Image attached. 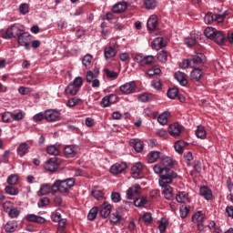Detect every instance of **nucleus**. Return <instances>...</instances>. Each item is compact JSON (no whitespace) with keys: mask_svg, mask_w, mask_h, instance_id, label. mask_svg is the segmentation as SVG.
<instances>
[{"mask_svg":"<svg viewBox=\"0 0 233 233\" xmlns=\"http://www.w3.org/2000/svg\"><path fill=\"white\" fill-rule=\"evenodd\" d=\"M153 170L156 174H159L158 183L160 187L164 188L163 194L168 201H171V199H174V193L172 187L168 185L177 177V173L174 171H167V169H163L159 167V166L154 167Z\"/></svg>","mask_w":233,"mask_h":233,"instance_id":"nucleus-1","label":"nucleus"},{"mask_svg":"<svg viewBox=\"0 0 233 233\" xmlns=\"http://www.w3.org/2000/svg\"><path fill=\"white\" fill-rule=\"evenodd\" d=\"M76 185V178L69 177L64 180L57 179L53 184V194L61 192V194H68L70 188Z\"/></svg>","mask_w":233,"mask_h":233,"instance_id":"nucleus-2","label":"nucleus"},{"mask_svg":"<svg viewBox=\"0 0 233 233\" xmlns=\"http://www.w3.org/2000/svg\"><path fill=\"white\" fill-rule=\"evenodd\" d=\"M81 86H83V78L77 76L66 87L65 92L66 96H77V92L81 90Z\"/></svg>","mask_w":233,"mask_h":233,"instance_id":"nucleus-3","label":"nucleus"},{"mask_svg":"<svg viewBox=\"0 0 233 233\" xmlns=\"http://www.w3.org/2000/svg\"><path fill=\"white\" fill-rule=\"evenodd\" d=\"M23 32V28L19 24H14L9 26L6 31L3 34L4 39H15L18 38Z\"/></svg>","mask_w":233,"mask_h":233,"instance_id":"nucleus-4","label":"nucleus"},{"mask_svg":"<svg viewBox=\"0 0 233 233\" xmlns=\"http://www.w3.org/2000/svg\"><path fill=\"white\" fill-rule=\"evenodd\" d=\"M175 165L176 161H174L172 157H167L163 154L162 157L160 158V164H157L154 167H159V168H162V170H167V172H174V170L168 168V167H172Z\"/></svg>","mask_w":233,"mask_h":233,"instance_id":"nucleus-5","label":"nucleus"},{"mask_svg":"<svg viewBox=\"0 0 233 233\" xmlns=\"http://www.w3.org/2000/svg\"><path fill=\"white\" fill-rule=\"evenodd\" d=\"M119 90L124 96H130V94H136L137 86L136 81H131L120 86Z\"/></svg>","mask_w":233,"mask_h":233,"instance_id":"nucleus-6","label":"nucleus"},{"mask_svg":"<svg viewBox=\"0 0 233 233\" xmlns=\"http://www.w3.org/2000/svg\"><path fill=\"white\" fill-rule=\"evenodd\" d=\"M30 41H32V35L28 32H21L17 37V42L20 46H25V50H30Z\"/></svg>","mask_w":233,"mask_h":233,"instance_id":"nucleus-7","label":"nucleus"},{"mask_svg":"<svg viewBox=\"0 0 233 233\" xmlns=\"http://www.w3.org/2000/svg\"><path fill=\"white\" fill-rule=\"evenodd\" d=\"M117 42L116 40H112L110 42V46L107 47H105L104 49V56L106 60L112 59V57H116V55L117 54V51H116V48H117Z\"/></svg>","mask_w":233,"mask_h":233,"instance_id":"nucleus-8","label":"nucleus"},{"mask_svg":"<svg viewBox=\"0 0 233 233\" xmlns=\"http://www.w3.org/2000/svg\"><path fill=\"white\" fill-rule=\"evenodd\" d=\"M45 119L48 121V123H54L56 121H59L61 119V113L57 110L47 109L45 111Z\"/></svg>","mask_w":233,"mask_h":233,"instance_id":"nucleus-9","label":"nucleus"},{"mask_svg":"<svg viewBox=\"0 0 233 233\" xmlns=\"http://www.w3.org/2000/svg\"><path fill=\"white\" fill-rule=\"evenodd\" d=\"M139 196H141V186L139 184H135L127 190V199H137Z\"/></svg>","mask_w":233,"mask_h":233,"instance_id":"nucleus-10","label":"nucleus"},{"mask_svg":"<svg viewBox=\"0 0 233 233\" xmlns=\"http://www.w3.org/2000/svg\"><path fill=\"white\" fill-rule=\"evenodd\" d=\"M112 208H113V206L110 203L104 201L98 207V212H99L101 218H103L104 219H106V218H108L110 216V214L112 213Z\"/></svg>","mask_w":233,"mask_h":233,"instance_id":"nucleus-11","label":"nucleus"},{"mask_svg":"<svg viewBox=\"0 0 233 233\" xmlns=\"http://www.w3.org/2000/svg\"><path fill=\"white\" fill-rule=\"evenodd\" d=\"M191 68H198V66H201L205 61H207V57L203 53H197L192 56L191 58Z\"/></svg>","mask_w":233,"mask_h":233,"instance_id":"nucleus-12","label":"nucleus"},{"mask_svg":"<svg viewBox=\"0 0 233 233\" xmlns=\"http://www.w3.org/2000/svg\"><path fill=\"white\" fill-rule=\"evenodd\" d=\"M167 132L172 137L177 138L183 132V126L177 122L171 124L168 127Z\"/></svg>","mask_w":233,"mask_h":233,"instance_id":"nucleus-13","label":"nucleus"},{"mask_svg":"<svg viewBox=\"0 0 233 233\" xmlns=\"http://www.w3.org/2000/svg\"><path fill=\"white\" fill-rule=\"evenodd\" d=\"M130 173L134 179H141V177H143V164L140 162L136 163L131 167Z\"/></svg>","mask_w":233,"mask_h":233,"instance_id":"nucleus-14","label":"nucleus"},{"mask_svg":"<svg viewBox=\"0 0 233 233\" xmlns=\"http://www.w3.org/2000/svg\"><path fill=\"white\" fill-rule=\"evenodd\" d=\"M204 21L206 25H211V23H214V21L216 23H223V21H225V16H219V15L208 13L204 17Z\"/></svg>","mask_w":233,"mask_h":233,"instance_id":"nucleus-15","label":"nucleus"},{"mask_svg":"<svg viewBox=\"0 0 233 233\" xmlns=\"http://www.w3.org/2000/svg\"><path fill=\"white\" fill-rule=\"evenodd\" d=\"M58 167L59 166H57V158L56 157L50 158L44 165V168L45 170H47V172H56Z\"/></svg>","mask_w":233,"mask_h":233,"instance_id":"nucleus-16","label":"nucleus"},{"mask_svg":"<svg viewBox=\"0 0 233 233\" xmlns=\"http://www.w3.org/2000/svg\"><path fill=\"white\" fill-rule=\"evenodd\" d=\"M25 219H26L29 223H37L38 225L46 223V219L45 218L35 214H28L25 216Z\"/></svg>","mask_w":233,"mask_h":233,"instance_id":"nucleus-17","label":"nucleus"},{"mask_svg":"<svg viewBox=\"0 0 233 233\" xmlns=\"http://www.w3.org/2000/svg\"><path fill=\"white\" fill-rule=\"evenodd\" d=\"M159 25V22H157V15H152L149 16L147 26V30L152 31V30H157Z\"/></svg>","mask_w":233,"mask_h":233,"instance_id":"nucleus-18","label":"nucleus"},{"mask_svg":"<svg viewBox=\"0 0 233 233\" xmlns=\"http://www.w3.org/2000/svg\"><path fill=\"white\" fill-rule=\"evenodd\" d=\"M125 170H127L126 163H116L113 165L110 168L111 174H114L115 176H117V174H122V172H125Z\"/></svg>","mask_w":233,"mask_h":233,"instance_id":"nucleus-19","label":"nucleus"},{"mask_svg":"<svg viewBox=\"0 0 233 233\" xmlns=\"http://www.w3.org/2000/svg\"><path fill=\"white\" fill-rule=\"evenodd\" d=\"M174 77L177 80L181 86H187V85H188V80H187V74L181 71H177L174 74Z\"/></svg>","mask_w":233,"mask_h":233,"instance_id":"nucleus-20","label":"nucleus"},{"mask_svg":"<svg viewBox=\"0 0 233 233\" xmlns=\"http://www.w3.org/2000/svg\"><path fill=\"white\" fill-rule=\"evenodd\" d=\"M192 221L196 225H202L207 221V216H205L201 211H198L192 216Z\"/></svg>","mask_w":233,"mask_h":233,"instance_id":"nucleus-21","label":"nucleus"},{"mask_svg":"<svg viewBox=\"0 0 233 233\" xmlns=\"http://www.w3.org/2000/svg\"><path fill=\"white\" fill-rule=\"evenodd\" d=\"M163 157V153L160 151H151L147 154V162L148 163H156L158 159Z\"/></svg>","mask_w":233,"mask_h":233,"instance_id":"nucleus-22","label":"nucleus"},{"mask_svg":"<svg viewBox=\"0 0 233 233\" xmlns=\"http://www.w3.org/2000/svg\"><path fill=\"white\" fill-rule=\"evenodd\" d=\"M165 46H167V40L163 37H157L152 42V48L155 50H161V48H165Z\"/></svg>","mask_w":233,"mask_h":233,"instance_id":"nucleus-23","label":"nucleus"},{"mask_svg":"<svg viewBox=\"0 0 233 233\" xmlns=\"http://www.w3.org/2000/svg\"><path fill=\"white\" fill-rule=\"evenodd\" d=\"M127 8H128L127 2H119L113 6L112 12L113 14H123Z\"/></svg>","mask_w":233,"mask_h":233,"instance_id":"nucleus-24","label":"nucleus"},{"mask_svg":"<svg viewBox=\"0 0 233 233\" xmlns=\"http://www.w3.org/2000/svg\"><path fill=\"white\" fill-rule=\"evenodd\" d=\"M30 146H28L26 142H23L18 146L16 152L20 157H24V156H26V154H28Z\"/></svg>","mask_w":233,"mask_h":233,"instance_id":"nucleus-25","label":"nucleus"},{"mask_svg":"<svg viewBox=\"0 0 233 233\" xmlns=\"http://www.w3.org/2000/svg\"><path fill=\"white\" fill-rule=\"evenodd\" d=\"M200 196H202V198H204L205 199H207V201H210V199H212V189L209 188L207 186H203L200 187Z\"/></svg>","mask_w":233,"mask_h":233,"instance_id":"nucleus-26","label":"nucleus"},{"mask_svg":"<svg viewBox=\"0 0 233 233\" xmlns=\"http://www.w3.org/2000/svg\"><path fill=\"white\" fill-rule=\"evenodd\" d=\"M213 39L217 45H225L227 43V36L221 31H217Z\"/></svg>","mask_w":233,"mask_h":233,"instance_id":"nucleus-27","label":"nucleus"},{"mask_svg":"<svg viewBox=\"0 0 233 233\" xmlns=\"http://www.w3.org/2000/svg\"><path fill=\"white\" fill-rule=\"evenodd\" d=\"M77 148L74 145L66 146L64 148V154L66 157H74L76 156Z\"/></svg>","mask_w":233,"mask_h":233,"instance_id":"nucleus-28","label":"nucleus"},{"mask_svg":"<svg viewBox=\"0 0 233 233\" xmlns=\"http://www.w3.org/2000/svg\"><path fill=\"white\" fill-rule=\"evenodd\" d=\"M54 185L50 184H43L39 189V196H46V194H49L50 192H54Z\"/></svg>","mask_w":233,"mask_h":233,"instance_id":"nucleus-29","label":"nucleus"},{"mask_svg":"<svg viewBox=\"0 0 233 233\" xmlns=\"http://www.w3.org/2000/svg\"><path fill=\"white\" fill-rule=\"evenodd\" d=\"M185 147H188V144L184 140H177L174 145V148L177 154H183Z\"/></svg>","mask_w":233,"mask_h":233,"instance_id":"nucleus-30","label":"nucleus"},{"mask_svg":"<svg viewBox=\"0 0 233 233\" xmlns=\"http://www.w3.org/2000/svg\"><path fill=\"white\" fill-rule=\"evenodd\" d=\"M176 200L177 203H187V201H190L188 193H187V191L178 192V194L176 195Z\"/></svg>","mask_w":233,"mask_h":233,"instance_id":"nucleus-31","label":"nucleus"},{"mask_svg":"<svg viewBox=\"0 0 233 233\" xmlns=\"http://www.w3.org/2000/svg\"><path fill=\"white\" fill-rule=\"evenodd\" d=\"M199 41V36L198 35H191V37H187L185 39V45L187 46H194L198 45V42Z\"/></svg>","mask_w":233,"mask_h":233,"instance_id":"nucleus-32","label":"nucleus"},{"mask_svg":"<svg viewBox=\"0 0 233 233\" xmlns=\"http://www.w3.org/2000/svg\"><path fill=\"white\" fill-rule=\"evenodd\" d=\"M194 69L190 73V77L192 81H199L201 76H203V72L199 69V67H193Z\"/></svg>","mask_w":233,"mask_h":233,"instance_id":"nucleus-33","label":"nucleus"},{"mask_svg":"<svg viewBox=\"0 0 233 233\" xmlns=\"http://www.w3.org/2000/svg\"><path fill=\"white\" fill-rule=\"evenodd\" d=\"M130 146L133 147L136 152H143V142L141 140L133 139L130 141Z\"/></svg>","mask_w":233,"mask_h":233,"instance_id":"nucleus-34","label":"nucleus"},{"mask_svg":"<svg viewBox=\"0 0 233 233\" xmlns=\"http://www.w3.org/2000/svg\"><path fill=\"white\" fill-rule=\"evenodd\" d=\"M91 194L93 198L96 199V201H101V199H105V193L103 192V190L98 189L97 187L92 189Z\"/></svg>","mask_w":233,"mask_h":233,"instance_id":"nucleus-35","label":"nucleus"},{"mask_svg":"<svg viewBox=\"0 0 233 233\" xmlns=\"http://www.w3.org/2000/svg\"><path fill=\"white\" fill-rule=\"evenodd\" d=\"M5 232H15V230H17V221H8L5 226Z\"/></svg>","mask_w":233,"mask_h":233,"instance_id":"nucleus-36","label":"nucleus"},{"mask_svg":"<svg viewBox=\"0 0 233 233\" xmlns=\"http://www.w3.org/2000/svg\"><path fill=\"white\" fill-rule=\"evenodd\" d=\"M147 204H148V200L147 199V197L137 198L133 202V205L138 208L145 207V205H147Z\"/></svg>","mask_w":233,"mask_h":233,"instance_id":"nucleus-37","label":"nucleus"},{"mask_svg":"<svg viewBox=\"0 0 233 233\" xmlns=\"http://www.w3.org/2000/svg\"><path fill=\"white\" fill-rule=\"evenodd\" d=\"M217 33L218 30L214 27H207L204 30V35H206V37H208V39H214V36L216 35Z\"/></svg>","mask_w":233,"mask_h":233,"instance_id":"nucleus-38","label":"nucleus"},{"mask_svg":"<svg viewBox=\"0 0 233 233\" xmlns=\"http://www.w3.org/2000/svg\"><path fill=\"white\" fill-rule=\"evenodd\" d=\"M99 213V208L98 207H93L87 215V219L89 221H94L96 218H97V214Z\"/></svg>","mask_w":233,"mask_h":233,"instance_id":"nucleus-39","label":"nucleus"},{"mask_svg":"<svg viewBox=\"0 0 233 233\" xmlns=\"http://www.w3.org/2000/svg\"><path fill=\"white\" fill-rule=\"evenodd\" d=\"M196 136L199 139H205L207 137V131L205 130V127L198 126L196 130Z\"/></svg>","mask_w":233,"mask_h":233,"instance_id":"nucleus-40","label":"nucleus"},{"mask_svg":"<svg viewBox=\"0 0 233 233\" xmlns=\"http://www.w3.org/2000/svg\"><path fill=\"white\" fill-rule=\"evenodd\" d=\"M179 212L180 218H182V219H185V218H187L188 214H190V206L182 205L179 208Z\"/></svg>","mask_w":233,"mask_h":233,"instance_id":"nucleus-41","label":"nucleus"},{"mask_svg":"<svg viewBox=\"0 0 233 233\" xmlns=\"http://www.w3.org/2000/svg\"><path fill=\"white\" fill-rule=\"evenodd\" d=\"M168 116H170V113L164 112L157 117V122L159 125H167L168 123Z\"/></svg>","mask_w":233,"mask_h":233,"instance_id":"nucleus-42","label":"nucleus"},{"mask_svg":"<svg viewBox=\"0 0 233 233\" xmlns=\"http://www.w3.org/2000/svg\"><path fill=\"white\" fill-rule=\"evenodd\" d=\"M81 103H83V100L81 98L75 96V97L70 98L67 101L66 106H69L70 108H72V106L81 105Z\"/></svg>","mask_w":233,"mask_h":233,"instance_id":"nucleus-43","label":"nucleus"},{"mask_svg":"<svg viewBox=\"0 0 233 233\" xmlns=\"http://www.w3.org/2000/svg\"><path fill=\"white\" fill-rule=\"evenodd\" d=\"M145 7L147 10H154L157 6V1L156 0H145Z\"/></svg>","mask_w":233,"mask_h":233,"instance_id":"nucleus-44","label":"nucleus"},{"mask_svg":"<svg viewBox=\"0 0 233 233\" xmlns=\"http://www.w3.org/2000/svg\"><path fill=\"white\" fill-rule=\"evenodd\" d=\"M20 215H21V210H18L17 208H13L9 209V211H8V216L12 219H15V218H19Z\"/></svg>","mask_w":233,"mask_h":233,"instance_id":"nucleus-45","label":"nucleus"},{"mask_svg":"<svg viewBox=\"0 0 233 233\" xmlns=\"http://www.w3.org/2000/svg\"><path fill=\"white\" fill-rule=\"evenodd\" d=\"M51 219L54 223L61 221V219H63L61 210H56L55 212L51 213Z\"/></svg>","mask_w":233,"mask_h":233,"instance_id":"nucleus-46","label":"nucleus"},{"mask_svg":"<svg viewBox=\"0 0 233 233\" xmlns=\"http://www.w3.org/2000/svg\"><path fill=\"white\" fill-rule=\"evenodd\" d=\"M178 94H179V90H177V87H173L167 90V97H169V99H176Z\"/></svg>","mask_w":233,"mask_h":233,"instance_id":"nucleus-47","label":"nucleus"},{"mask_svg":"<svg viewBox=\"0 0 233 233\" xmlns=\"http://www.w3.org/2000/svg\"><path fill=\"white\" fill-rule=\"evenodd\" d=\"M104 72H105L106 77L108 79H111L112 81H114V79H117V77L119 76L117 73H116L115 71H112L110 69H104Z\"/></svg>","mask_w":233,"mask_h":233,"instance_id":"nucleus-48","label":"nucleus"},{"mask_svg":"<svg viewBox=\"0 0 233 233\" xmlns=\"http://www.w3.org/2000/svg\"><path fill=\"white\" fill-rule=\"evenodd\" d=\"M196 173L201 174V162L199 161H195L193 170L190 172V176H194Z\"/></svg>","mask_w":233,"mask_h":233,"instance_id":"nucleus-49","label":"nucleus"},{"mask_svg":"<svg viewBox=\"0 0 233 233\" xmlns=\"http://www.w3.org/2000/svg\"><path fill=\"white\" fill-rule=\"evenodd\" d=\"M5 190L9 196H17L19 194V190L12 186H6Z\"/></svg>","mask_w":233,"mask_h":233,"instance_id":"nucleus-50","label":"nucleus"},{"mask_svg":"<svg viewBox=\"0 0 233 233\" xmlns=\"http://www.w3.org/2000/svg\"><path fill=\"white\" fill-rule=\"evenodd\" d=\"M168 57V53L165 50H162L160 53L157 54V59L160 63H167V59Z\"/></svg>","mask_w":233,"mask_h":233,"instance_id":"nucleus-51","label":"nucleus"},{"mask_svg":"<svg viewBox=\"0 0 233 233\" xmlns=\"http://www.w3.org/2000/svg\"><path fill=\"white\" fill-rule=\"evenodd\" d=\"M46 152L50 156H59V149L56 146L47 147Z\"/></svg>","mask_w":233,"mask_h":233,"instance_id":"nucleus-52","label":"nucleus"},{"mask_svg":"<svg viewBox=\"0 0 233 233\" xmlns=\"http://www.w3.org/2000/svg\"><path fill=\"white\" fill-rule=\"evenodd\" d=\"M19 12L22 15H26L30 12V5L28 4H21L19 6Z\"/></svg>","mask_w":233,"mask_h":233,"instance_id":"nucleus-53","label":"nucleus"},{"mask_svg":"<svg viewBox=\"0 0 233 233\" xmlns=\"http://www.w3.org/2000/svg\"><path fill=\"white\" fill-rule=\"evenodd\" d=\"M147 74L149 77H153V76H159V74H161V69L159 67H153L148 69Z\"/></svg>","mask_w":233,"mask_h":233,"instance_id":"nucleus-54","label":"nucleus"},{"mask_svg":"<svg viewBox=\"0 0 233 233\" xmlns=\"http://www.w3.org/2000/svg\"><path fill=\"white\" fill-rule=\"evenodd\" d=\"M58 232L66 231L65 228H66V218H62L61 220H58Z\"/></svg>","mask_w":233,"mask_h":233,"instance_id":"nucleus-55","label":"nucleus"},{"mask_svg":"<svg viewBox=\"0 0 233 233\" xmlns=\"http://www.w3.org/2000/svg\"><path fill=\"white\" fill-rule=\"evenodd\" d=\"M194 159V156L192 155V152H187L186 155H184V161L187 165V167H190V161Z\"/></svg>","mask_w":233,"mask_h":233,"instance_id":"nucleus-56","label":"nucleus"},{"mask_svg":"<svg viewBox=\"0 0 233 233\" xmlns=\"http://www.w3.org/2000/svg\"><path fill=\"white\" fill-rule=\"evenodd\" d=\"M25 117V113L23 111H18L17 113H12L13 121H21Z\"/></svg>","mask_w":233,"mask_h":233,"instance_id":"nucleus-57","label":"nucleus"},{"mask_svg":"<svg viewBox=\"0 0 233 233\" xmlns=\"http://www.w3.org/2000/svg\"><path fill=\"white\" fill-rule=\"evenodd\" d=\"M122 217L120 216L119 212H115L111 215V223H119L121 221Z\"/></svg>","mask_w":233,"mask_h":233,"instance_id":"nucleus-58","label":"nucleus"},{"mask_svg":"<svg viewBox=\"0 0 233 233\" xmlns=\"http://www.w3.org/2000/svg\"><path fill=\"white\" fill-rule=\"evenodd\" d=\"M2 121L4 123H12V113L5 112L2 115Z\"/></svg>","mask_w":233,"mask_h":233,"instance_id":"nucleus-59","label":"nucleus"},{"mask_svg":"<svg viewBox=\"0 0 233 233\" xmlns=\"http://www.w3.org/2000/svg\"><path fill=\"white\" fill-rule=\"evenodd\" d=\"M142 219L144 221V223H146V225H150V223H152L153 218H152V214L150 213H145L142 217Z\"/></svg>","mask_w":233,"mask_h":233,"instance_id":"nucleus-60","label":"nucleus"},{"mask_svg":"<svg viewBox=\"0 0 233 233\" xmlns=\"http://www.w3.org/2000/svg\"><path fill=\"white\" fill-rule=\"evenodd\" d=\"M145 60V56L143 54H137L134 56V61H136L140 66H143Z\"/></svg>","mask_w":233,"mask_h":233,"instance_id":"nucleus-61","label":"nucleus"},{"mask_svg":"<svg viewBox=\"0 0 233 233\" xmlns=\"http://www.w3.org/2000/svg\"><path fill=\"white\" fill-rule=\"evenodd\" d=\"M208 227L204 224H197L196 233H208Z\"/></svg>","mask_w":233,"mask_h":233,"instance_id":"nucleus-62","label":"nucleus"},{"mask_svg":"<svg viewBox=\"0 0 233 233\" xmlns=\"http://www.w3.org/2000/svg\"><path fill=\"white\" fill-rule=\"evenodd\" d=\"M18 179H19V178L17 177V176H15V175H10V176L7 177V183H8V185H11V186L16 185Z\"/></svg>","mask_w":233,"mask_h":233,"instance_id":"nucleus-63","label":"nucleus"},{"mask_svg":"<svg viewBox=\"0 0 233 233\" xmlns=\"http://www.w3.org/2000/svg\"><path fill=\"white\" fill-rule=\"evenodd\" d=\"M111 201H113V203H119V201H121V194L118 192H112Z\"/></svg>","mask_w":233,"mask_h":233,"instance_id":"nucleus-64","label":"nucleus"}]
</instances>
